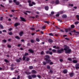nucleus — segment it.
<instances>
[{
	"mask_svg": "<svg viewBox=\"0 0 79 79\" xmlns=\"http://www.w3.org/2000/svg\"><path fill=\"white\" fill-rule=\"evenodd\" d=\"M29 6H33V4H32V3H29Z\"/></svg>",
	"mask_w": 79,
	"mask_h": 79,
	"instance_id": "nucleus-27",
	"label": "nucleus"
},
{
	"mask_svg": "<svg viewBox=\"0 0 79 79\" xmlns=\"http://www.w3.org/2000/svg\"><path fill=\"white\" fill-rule=\"evenodd\" d=\"M13 2L15 3L16 5H19V2L18 1H16V0H14Z\"/></svg>",
	"mask_w": 79,
	"mask_h": 79,
	"instance_id": "nucleus-3",
	"label": "nucleus"
},
{
	"mask_svg": "<svg viewBox=\"0 0 79 79\" xmlns=\"http://www.w3.org/2000/svg\"><path fill=\"white\" fill-rule=\"evenodd\" d=\"M28 2L29 3H31V0H28Z\"/></svg>",
	"mask_w": 79,
	"mask_h": 79,
	"instance_id": "nucleus-63",
	"label": "nucleus"
},
{
	"mask_svg": "<svg viewBox=\"0 0 79 79\" xmlns=\"http://www.w3.org/2000/svg\"><path fill=\"white\" fill-rule=\"evenodd\" d=\"M30 42L31 43H34V40H30Z\"/></svg>",
	"mask_w": 79,
	"mask_h": 79,
	"instance_id": "nucleus-39",
	"label": "nucleus"
},
{
	"mask_svg": "<svg viewBox=\"0 0 79 79\" xmlns=\"http://www.w3.org/2000/svg\"><path fill=\"white\" fill-rule=\"evenodd\" d=\"M62 18H67V15H62Z\"/></svg>",
	"mask_w": 79,
	"mask_h": 79,
	"instance_id": "nucleus-17",
	"label": "nucleus"
},
{
	"mask_svg": "<svg viewBox=\"0 0 79 79\" xmlns=\"http://www.w3.org/2000/svg\"><path fill=\"white\" fill-rule=\"evenodd\" d=\"M28 51L29 52H30L31 53H34V51H33L32 50V49H29L28 50Z\"/></svg>",
	"mask_w": 79,
	"mask_h": 79,
	"instance_id": "nucleus-13",
	"label": "nucleus"
},
{
	"mask_svg": "<svg viewBox=\"0 0 79 79\" xmlns=\"http://www.w3.org/2000/svg\"><path fill=\"white\" fill-rule=\"evenodd\" d=\"M59 61L60 62H62V61H63V60L61 59H60L59 60Z\"/></svg>",
	"mask_w": 79,
	"mask_h": 79,
	"instance_id": "nucleus-52",
	"label": "nucleus"
},
{
	"mask_svg": "<svg viewBox=\"0 0 79 79\" xmlns=\"http://www.w3.org/2000/svg\"><path fill=\"white\" fill-rule=\"evenodd\" d=\"M56 16H60V15L58 14H57L56 15Z\"/></svg>",
	"mask_w": 79,
	"mask_h": 79,
	"instance_id": "nucleus-62",
	"label": "nucleus"
},
{
	"mask_svg": "<svg viewBox=\"0 0 79 79\" xmlns=\"http://www.w3.org/2000/svg\"><path fill=\"white\" fill-rule=\"evenodd\" d=\"M51 14L52 15H54V14H55V12H54V11H52L51 12Z\"/></svg>",
	"mask_w": 79,
	"mask_h": 79,
	"instance_id": "nucleus-46",
	"label": "nucleus"
},
{
	"mask_svg": "<svg viewBox=\"0 0 79 79\" xmlns=\"http://www.w3.org/2000/svg\"><path fill=\"white\" fill-rule=\"evenodd\" d=\"M45 60H46L47 63H49L51 62V60L50 59H47Z\"/></svg>",
	"mask_w": 79,
	"mask_h": 79,
	"instance_id": "nucleus-5",
	"label": "nucleus"
},
{
	"mask_svg": "<svg viewBox=\"0 0 79 79\" xmlns=\"http://www.w3.org/2000/svg\"><path fill=\"white\" fill-rule=\"evenodd\" d=\"M28 77L29 79H32V76L31 75H29Z\"/></svg>",
	"mask_w": 79,
	"mask_h": 79,
	"instance_id": "nucleus-24",
	"label": "nucleus"
},
{
	"mask_svg": "<svg viewBox=\"0 0 79 79\" xmlns=\"http://www.w3.org/2000/svg\"><path fill=\"white\" fill-rule=\"evenodd\" d=\"M20 19H21L22 21H24V22L26 21V20L23 18L20 17Z\"/></svg>",
	"mask_w": 79,
	"mask_h": 79,
	"instance_id": "nucleus-11",
	"label": "nucleus"
},
{
	"mask_svg": "<svg viewBox=\"0 0 79 79\" xmlns=\"http://www.w3.org/2000/svg\"><path fill=\"white\" fill-rule=\"evenodd\" d=\"M37 77H38V78H40V79L41 78V77H40V75H37Z\"/></svg>",
	"mask_w": 79,
	"mask_h": 79,
	"instance_id": "nucleus-57",
	"label": "nucleus"
},
{
	"mask_svg": "<svg viewBox=\"0 0 79 79\" xmlns=\"http://www.w3.org/2000/svg\"><path fill=\"white\" fill-rule=\"evenodd\" d=\"M50 64H53V63L52 62H51L50 63Z\"/></svg>",
	"mask_w": 79,
	"mask_h": 79,
	"instance_id": "nucleus-64",
	"label": "nucleus"
},
{
	"mask_svg": "<svg viewBox=\"0 0 79 79\" xmlns=\"http://www.w3.org/2000/svg\"><path fill=\"white\" fill-rule=\"evenodd\" d=\"M76 17L77 18V20H79V15H76Z\"/></svg>",
	"mask_w": 79,
	"mask_h": 79,
	"instance_id": "nucleus-28",
	"label": "nucleus"
},
{
	"mask_svg": "<svg viewBox=\"0 0 79 79\" xmlns=\"http://www.w3.org/2000/svg\"><path fill=\"white\" fill-rule=\"evenodd\" d=\"M44 23H47L48 24H49V22L48 21H45L44 22Z\"/></svg>",
	"mask_w": 79,
	"mask_h": 79,
	"instance_id": "nucleus-44",
	"label": "nucleus"
},
{
	"mask_svg": "<svg viewBox=\"0 0 79 79\" xmlns=\"http://www.w3.org/2000/svg\"><path fill=\"white\" fill-rule=\"evenodd\" d=\"M73 61L74 63H77V61L75 60H73Z\"/></svg>",
	"mask_w": 79,
	"mask_h": 79,
	"instance_id": "nucleus-22",
	"label": "nucleus"
},
{
	"mask_svg": "<svg viewBox=\"0 0 79 79\" xmlns=\"http://www.w3.org/2000/svg\"><path fill=\"white\" fill-rule=\"evenodd\" d=\"M25 73L26 74H27V75H29V74H31V73L29 72H25Z\"/></svg>",
	"mask_w": 79,
	"mask_h": 79,
	"instance_id": "nucleus-21",
	"label": "nucleus"
},
{
	"mask_svg": "<svg viewBox=\"0 0 79 79\" xmlns=\"http://www.w3.org/2000/svg\"><path fill=\"white\" fill-rule=\"evenodd\" d=\"M29 69H33V66H30L29 67Z\"/></svg>",
	"mask_w": 79,
	"mask_h": 79,
	"instance_id": "nucleus-31",
	"label": "nucleus"
},
{
	"mask_svg": "<svg viewBox=\"0 0 79 79\" xmlns=\"http://www.w3.org/2000/svg\"><path fill=\"white\" fill-rule=\"evenodd\" d=\"M68 60H69V61H72L73 60H72V59H71V58H68Z\"/></svg>",
	"mask_w": 79,
	"mask_h": 79,
	"instance_id": "nucleus-32",
	"label": "nucleus"
},
{
	"mask_svg": "<svg viewBox=\"0 0 79 79\" xmlns=\"http://www.w3.org/2000/svg\"><path fill=\"white\" fill-rule=\"evenodd\" d=\"M67 72H68V70H64L63 71V73H64V74H66Z\"/></svg>",
	"mask_w": 79,
	"mask_h": 79,
	"instance_id": "nucleus-16",
	"label": "nucleus"
},
{
	"mask_svg": "<svg viewBox=\"0 0 79 79\" xmlns=\"http://www.w3.org/2000/svg\"><path fill=\"white\" fill-rule=\"evenodd\" d=\"M50 73H53V70H50Z\"/></svg>",
	"mask_w": 79,
	"mask_h": 79,
	"instance_id": "nucleus-59",
	"label": "nucleus"
},
{
	"mask_svg": "<svg viewBox=\"0 0 79 79\" xmlns=\"http://www.w3.org/2000/svg\"><path fill=\"white\" fill-rule=\"evenodd\" d=\"M19 78H20V76H19V75H18V76L17 79H19Z\"/></svg>",
	"mask_w": 79,
	"mask_h": 79,
	"instance_id": "nucleus-61",
	"label": "nucleus"
},
{
	"mask_svg": "<svg viewBox=\"0 0 79 79\" xmlns=\"http://www.w3.org/2000/svg\"><path fill=\"white\" fill-rule=\"evenodd\" d=\"M15 38H16V39H18V40H20V37H19L18 36H15Z\"/></svg>",
	"mask_w": 79,
	"mask_h": 79,
	"instance_id": "nucleus-20",
	"label": "nucleus"
},
{
	"mask_svg": "<svg viewBox=\"0 0 79 79\" xmlns=\"http://www.w3.org/2000/svg\"><path fill=\"white\" fill-rule=\"evenodd\" d=\"M16 61H17V63H19V62L21 61V60H20L19 59H16Z\"/></svg>",
	"mask_w": 79,
	"mask_h": 79,
	"instance_id": "nucleus-26",
	"label": "nucleus"
},
{
	"mask_svg": "<svg viewBox=\"0 0 79 79\" xmlns=\"http://www.w3.org/2000/svg\"><path fill=\"white\" fill-rule=\"evenodd\" d=\"M64 50L65 51V53H69L71 52V50L69 49V48L68 47H65L64 48Z\"/></svg>",
	"mask_w": 79,
	"mask_h": 79,
	"instance_id": "nucleus-1",
	"label": "nucleus"
},
{
	"mask_svg": "<svg viewBox=\"0 0 79 79\" xmlns=\"http://www.w3.org/2000/svg\"><path fill=\"white\" fill-rule=\"evenodd\" d=\"M10 69H11V70L12 71H13V70H14V68L13 67H11Z\"/></svg>",
	"mask_w": 79,
	"mask_h": 79,
	"instance_id": "nucleus-60",
	"label": "nucleus"
},
{
	"mask_svg": "<svg viewBox=\"0 0 79 79\" xmlns=\"http://www.w3.org/2000/svg\"><path fill=\"white\" fill-rule=\"evenodd\" d=\"M75 24L76 25H77L78 24H79V22H75Z\"/></svg>",
	"mask_w": 79,
	"mask_h": 79,
	"instance_id": "nucleus-43",
	"label": "nucleus"
},
{
	"mask_svg": "<svg viewBox=\"0 0 79 79\" xmlns=\"http://www.w3.org/2000/svg\"><path fill=\"white\" fill-rule=\"evenodd\" d=\"M30 60V59L29 58H27L26 59V60L27 61H29Z\"/></svg>",
	"mask_w": 79,
	"mask_h": 79,
	"instance_id": "nucleus-50",
	"label": "nucleus"
},
{
	"mask_svg": "<svg viewBox=\"0 0 79 79\" xmlns=\"http://www.w3.org/2000/svg\"><path fill=\"white\" fill-rule=\"evenodd\" d=\"M75 26H74V25H71V28L72 29H73V28H74V27Z\"/></svg>",
	"mask_w": 79,
	"mask_h": 79,
	"instance_id": "nucleus-29",
	"label": "nucleus"
},
{
	"mask_svg": "<svg viewBox=\"0 0 79 79\" xmlns=\"http://www.w3.org/2000/svg\"><path fill=\"white\" fill-rule=\"evenodd\" d=\"M44 8L46 10H48V6H45Z\"/></svg>",
	"mask_w": 79,
	"mask_h": 79,
	"instance_id": "nucleus-19",
	"label": "nucleus"
},
{
	"mask_svg": "<svg viewBox=\"0 0 79 79\" xmlns=\"http://www.w3.org/2000/svg\"><path fill=\"white\" fill-rule=\"evenodd\" d=\"M57 20L58 21H60V23H61V22H62L61 20L60 19H57Z\"/></svg>",
	"mask_w": 79,
	"mask_h": 79,
	"instance_id": "nucleus-51",
	"label": "nucleus"
},
{
	"mask_svg": "<svg viewBox=\"0 0 79 79\" xmlns=\"http://www.w3.org/2000/svg\"><path fill=\"white\" fill-rule=\"evenodd\" d=\"M49 35H51V36H53V35H54L53 34H52V33H49Z\"/></svg>",
	"mask_w": 79,
	"mask_h": 79,
	"instance_id": "nucleus-42",
	"label": "nucleus"
},
{
	"mask_svg": "<svg viewBox=\"0 0 79 79\" xmlns=\"http://www.w3.org/2000/svg\"><path fill=\"white\" fill-rule=\"evenodd\" d=\"M43 63L44 65H45V64H47V62H45V61H43Z\"/></svg>",
	"mask_w": 79,
	"mask_h": 79,
	"instance_id": "nucleus-41",
	"label": "nucleus"
},
{
	"mask_svg": "<svg viewBox=\"0 0 79 79\" xmlns=\"http://www.w3.org/2000/svg\"><path fill=\"white\" fill-rule=\"evenodd\" d=\"M28 55H29V53H28L25 52V53L24 55V56H27Z\"/></svg>",
	"mask_w": 79,
	"mask_h": 79,
	"instance_id": "nucleus-34",
	"label": "nucleus"
},
{
	"mask_svg": "<svg viewBox=\"0 0 79 79\" xmlns=\"http://www.w3.org/2000/svg\"><path fill=\"white\" fill-rule=\"evenodd\" d=\"M64 13V11H60V13H61V14H63V13Z\"/></svg>",
	"mask_w": 79,
	"mask_h": 79,
	"instance_id": "nucleus-45",
	"label": "nucleus"
},
{
	"mask_svg": "<svg viewBox=\"0 0 79 79\" xmlns=\"http://www.w3.org/2000/svg\"><path fill=\"white\" fill-rule=\"evenodd\" d=\"M40 54L41 55H45V53H44V52L43 51H41Z\"/></svg>",
	"mask_w": 79,
	"mask_h": 79,
	"instance_id": "nucleus-25",
	"label": "nucleus"
},
{
	"mask_svg": "<svg viewBox=\"0 0 79 79\" xmlns=\"http://www.w3.org/2000/svg\"><path fill=\"white\" fill-rule=\"evenodd\" d=\"M64 49H58L57 50V52L58 53H63Z\"/></svg>",
	"mask_w": 79,
	"mask_h": 79,
	"instance_id": "nucleus-2",
	"label": "nucleus"
},
{
	"mask_svg": "<svg viewBox=\"0 0 79 79\" xmlns=\"http://www.w3.org/2000/svg\"><path fill=\"white\" fill-rule=\"evenodd\" d=\"M4 61L5 62H6V63H8V60H7L6 59H5L4 60Z\"/></svg>",
	"mask_w": 79,
	"mask_h": 79,
	"instance_id": "nucleus-47",
	"label": "nucleus"
},
{
	"mask_svg": "<svg viewBox=\"0 0 79 79\" xmlns=\"http://www.w3.org/2000/svg\"><path fill=\"white\" fill-rule=\"evenodd\" d=\"M2 41L3 42H4V43H6V40H3Z\"/></svg>",
	"mask_w": 79,
	"mask_h": 79,
	"instance_id": "nucleus-40",
	"label": "nucleus"
},
{
	"mask_svg": "<svg viewBox=\"0 0 79 79\" xmlns=\"http://www.w3.org/2000/svg\"><path fill=\"white\" fill-rule=\"evenodd\" d=\"M73 32H76V33H77V34L78 35H79V32H76V30H74L73 31Z\"/></svg>",
	"mask_w": 79,
	"mask_h": 79,
	"instance_id": "nucleus-35",
	"label": "nucleus"
},
{
	"mask_svg": "<svg viewBox=\"0 0 79 79\" xmlns=\"http://www.w3.org/2000/svg\"><path fill=\"white\" fill-rule=\"evenodd\" d=\"M46 58H45V60H48V59H49L50 58V56H49L48 55H47L45 56Z\"/></svg>",
	"mask_w": 79,
	"mask_h": 79,
	"instance_id": "nucleus-6",
	"label": "nucleus"
},
{
	"mask_svg": "<svg viewBox=\"0 0 79 79\" xmlns=\"http://www.w3.org/2000/svg\"><path fill=\"white\" fill-rule=\"evenodd\" d=\"M8 47H9V48H10V47H11V46L10 45H7Z\"/></svg>",
	"mask_w": 79,
	"mask_h": 79,
	"instance_id": "nucleus-58",
	"label": "nucleus"
},
{
	"mask_svg": "<svg viewBox=\"0 0 79 79\" xmlns=\"http://www.w3.org/2000/svg\"><path fill=\"white\" fill-rule=\"evenodd\" d=\"M31 76H32V78H35V77H37V76L35 75L32 74L31 75Z\"/></svg>",
	"mask_w": 79,
	"mask_h": 79,
	"instance_id": "nucleus-12",
	"label": "nucleus"
},
{
	"mask_svg": "<svg viewBox=\"0 0 79 79\" xmlns=\"http://www.w3.org/2000/svg\"><path fill=\"white\" fill-rule=\"evenodd\" d=\"M32 73H34L35 74H36V73H37V72L35 70H32Z\"/></svg>",
	"mask_w": 79,
	"mask_h": 79,
	"instance_id": "nucleus-18",
	"label": "nucleus"
},
{
	"mask_svg": "<svg viewBox=\"0 0 79 79\" xmlns=\"http://www.w3.org/2000/svg\"><path fill=\"white\" fill-rule=\"evenodd\" d=\"M27 46H30V45H31V44L30 43H29L27 44Z\"/></svg>",
	"mask_w": 79,
	"mask_h": 79,
	"instance_id": "nucleus-56",
	"label": "nucleus"
},
{
	"mask_svg": "<svg viewBox=\"0 0 79 79\" xmlns=\"http://www.w3.org/2000/svg\"><path fill=\"white\" fill-rule=\"evenodd\" d=\"M23 31H21L19 33V35L20 36H23Z\"/></svg>",
	"mask_w": 79,
	"mask_h": 79,
	"instance_id": "nucleus-14",
	"label": "nucleus"
},
{
	"mask_svg": "<svg viewBox=\"0 0 79 79\" xmlns=\"http://www.w3.org/2000/svg\"><path fill=\"white\" fill-rule=\"evenodd\" d=\"M69 6H74V5H73V4H70L69 5Z\"/></svg>",
	"mask_w": 79,
	"mask_h": 79,
	"instance_id": "nucleus-53",
	"label": "nucleus"
},
{
	"mask_svg": "<svg viewBox=\"0 0 79 79\" xmlns=\"http://www.w3.org/2000/svg\"><path fill=\"white\" fill-rule=\"evenodd\" d=\"M59 3H60V2H59V0H56L55 2L56 4L57 5V4H59Z\"/></svg>",
	"mask_w": 79,
	"mask_h": 79,
	"instance_id": "nucleus-15",
	"label": "nucleus"
},
{
	"mask_svg": "<svg viewBox=\"0 0 79 79\" xmlns=\"http://www.w3.org/2000/svg\"><path fill=\"white\" fill-rule=\"evenodd\" d=\"M19 25H20V23H16L14 24V26L15 27L18 26H19Z\"/></svg>",
	"mask_w": 79,
	"mask_h": 79,
	"instance_id": "nucleus-8",
	"label": "nucleus"
},
{
	"mask_svg": "<svg viewBox=\"0 0 79 79\" xmlns=\"http://www.w3.org/2000/svg\"><path fill=\"white\" fill-rule=\"evenodd\" d=\"M12 32H10L8 33V34H9V35H12Z\"/></svg>",
	"mask_w": 79,
	"mask_h": 79,
	"instance_id": "nucleus-55",
	"label": "nucleus"
},
{
	"mask_svg": "<svg viewBox=\"0 0 79 79\" xmlns=\"http://www.w3.org/2000/svg\"><path fill=\"white\" fill-rule=\"evenodd\" d=\"M52 52H55V53H56V50L53 49L52 50Z\"/></svg>",
	"mask_w": 79,
	"mask_h": 79,
	"instance_id": "nucleus-23",
	"label": "nucleus"
},
{
	"mask_svg": "<svg viewBox=\"0 0 79 79\" xmlns=\"http://www.w3.org/2000/svg\"><path fill=\"white\" fill-rule=\"evenodd\" d=\"M79 64H77L75 65V68L77 69H78V67L79 66Z\"/></svg>",
	"mask_w": 79,
	"mask_h": 79,
	"instance_id": "nucleus-7",
	"label": "nucleus"
},
{
	"mask_svg": "<svg viewBox=\"0 0 79 79\" xmlns=\"http://www.w3.org/2000/svg\"><path fill=\"white\" fill-rule=\"evenodd\" d=\"M47 68L48 69H50V66H47Z\"/></svg>",
	"mask_w": 79,
	"mask_h": 79,
	"instance_id": "nucleus-48",
	"label": "nucleus"
},
{
	"mask_svg": "<svg viewBox=\"0 0 79 79\" xmlns=\"http://www.w3.org/2000/svg\"><path fill=\"white\" fill-rule=\"evenodd\" d=\"M0 27L1 28V29H3V25L2 24H0Z\"/></svg>",
	"mask_w": 79,
	"mask_h": 79,
	"instance_id": "nucleus-36",
	"label": "nucleus"
},
{
	"mask_svg": "<svg viewBox=\"0 0 79 79\" xmlns=\"http://www.w3.org/2000/svg\"><path fill=\"white\" fill-rule=\"evenodd\" d=\"M3 18L2 17H1L0 18V21H3Z\"/></svg>",
	"mask_w": 79,
	"mask_h": 79,
	"instance_id": "nucleus-38",
	"label": "nucleus"
},
{
	"mask_svg": "<svg viewBox=\"0 0 79 79\" xmlns=\"http://www.w3.org/2000/svg\"><path fill=\"white\" fill-rule=\"evenodd\" d=\"M65 31L66 32H68V31H70L71 30V29L70 28H68V29L65 28Z\"/></svg>",
	"mask_w": 79,
	"mask_h": 79,
	"instance_id": "nucleus-4",
	"label": "nucleus"
},
{
	"mask_svg": "<svg viewBox=\"0 0 79 79\" xmlns=\"http://www.w3.org/2000/svg\"><path fill=\"white\" fill-rule=\"evenodd\" d=\"M9 2L10 3H12L13 2V1H12V0H9Z\"/></svg>",
	"mask_w": 79,
	"mask_h": 79,
	"instance_id": "nucleus-54",
	"label": "nucleus"
},
{
	"mask_svg": "<svg viewBox=\"0 0 79 79\" xmlns=\"http://www.w3.org/2000/svg\"><path fill=\"white\" fill-rule=\"evenodd\" d=\"M36 40L37 42H40V40L38 38H37L36 39Z\"/></svg>",
	"mask_w": 79,
	"mask_h": 79,
	"instance_id": "nucleus-33",
	"label": "nucleus"
},
{
	"mask_svg": "<svg viewBox=\"0 0 79 79\" xmlns=\"http://www.w3.org/2000/svg\"><path fill=\"white\" fill-rule=\"evenodd\" d=\"M48 42L50 43H52V42H53V41L52 40L50 39H49L48 40Z\"/></svg>",
	"mask_w": 79,
	"mask_h": 79,
	"instance_id": "nucleus-10",
	"label": "nucleus"
},
{
	"mask_svg": "<svg viewBox=\"0 0 79 79\" xmlns=\"http://www.w3.org/2000/svg\"><path fill=\"white\" fill-rule=\"evenodd\" d=\"M45 27H46L44 26L42 27V28H41V29H42V30L45 29Z\"/></svg>",
	"mask_w": 79,
	"mask_h": 79,
	"instance_id": "nucleus-30",
	"label": "nucleus"
},
{
	"mask_svg": "<svg viewBox=\"0 0 79 79\" xmlns=\"http://www.w3.org/2000/svg\"><path fill=\"white\" fill-rule=\"evenodd\" d=\"M26 60V57L25 56H23V60Z\"/></svg>",
	"mask_w": 79,
	"mask_h": 79,
	"instance_id": "nucleus-49",
	"label": "nucleus"
},
{
	"mask_svg": "<svg viewBox=\"0 0 79 79\" xmlns=\"http://www.w3.org/2000/svg\"><path fill=\"white\" fill-rule=\"evenodd\" d=\"M70 77H73L74 76V73H69Z\"/></svg>",
	"mask_w": 79,
	"mask_h": 79,
	"instance_id": "nucleus-9",
	"label": "nucleus"
},
{
	"mask_svg": "<svg viewBox=\"0 0 79 79\" xmlns=\"http://www.w3.org/2000/svg\"><path fill=\"white\" fill-rule=\"evenodd\" d=\"M30 29L31 30V31H34V30H35V29L34 28L32 27V28H30Z\"/></svg>",
	"mask_w": 79,
	"mask_h": 79,
	"instance_id": "nucleus-37",
	"label": "nucleus"
}]
</instances>
